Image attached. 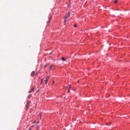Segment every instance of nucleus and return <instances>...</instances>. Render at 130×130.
<instances>
[{"label": "nucleus", "mask_w": 130, "mask_h": 130, "mask_svg": "<svg viewBox=\"0 0 130 130\" xmlns=\"http://www.w3.org/2000/svg\"><path fill=\"white\" fill-rule=\"evenodd\" d=\"M31 102V101H27V104L25 106L26 107V110H27L28 108L29 107V106L30 105V103Z\"/></svg>", "instance_id": "obj_1"}, {"label": "nucleus", "mask_w": 130, "mask_h": 130, "mask_svg": "<svg viewBox=\"0 0 130 130\" xmlns=\"http://www.w3.org/2000/svg\"><path fill=\"white\" fill-rule=\"evenodd\" d=\"M52 17L51 16L49 18L48 21L47 22V25H49V24L50 23L51 20L52 19Z\"/></svg>", "instance_id": "obj_2"}, {"label": "nucleus", "mask_w": 130, "mask_h": 130, "mask_svg": "<svg viewBox=\"0 0 130 130\" xmlns=\"http://www.w3.org/2000/svg\"><path fill=\"white\" fill-rule=\"evenodd\" d=\"M34 87H32L31 88V90L29 91V93H31L32 92L34 91Z\"/></svg>", "instance_id": "obj_3"}, {"label": "nucleus", "mask_w": 130, "mask_h": 130, "mask_svg": "<svg viewBox=\"0 0 130 130\" xmlns=\"http://www.w3.org/2000/svg\"><path fill=\"white\" fill-rule=\"evenodd\" d=\"M54 66H55L54 65H52L49 69V70L50 71L52 69H53V67H54Z\"/></svg>", "instance_id": "obj_4"}, {"label": "nucleus", "mask_w": 130, "mask_h": 130, "mask_svg": "<svg viewBox=\"0 0 130 130\" xmlns=\"http://www.w3.org/2000/svg\"><path fill=\"white\" fill-rule=\"evenodd\" d=\"M35 74V72L34 71H33L31 72V75L32 77H33L34 75Z\"/></svg>", "instance_id": "obj_5"}, {"label": "nucleus", "mask_w": 130, "mask_h": 130, "mask_svg": "<svg viewBox=\"0 0 130 130\" xmlns=\"http://www.w3.org/2000/svg\"><path fill=\"white\" fill-rule=\"evenodd\" d=\"M61 59L63 61H64L66 60V58L64 57H63L61 58Z\"/></svg>", "instance_id": "obj_6"}, {"label": "nucleus", "mask_w": 130, "mask_h": 130, "mask_svg": "<svg viewBox=\"0 0 130 130\" xmlns=\"http://www.w3.org/2000/svg\"><path fill=\"white\" fill-rule=\"evenodd\" d=\"M70 87L71 85H68V86L67 87V88L68 89H70Z\"/></svg>", "instance_id": "obj_7"}, {"label": "nucleus", "mask_w": 130, "mask_h": 130, "mask_svg": "<svg viewBox=\"0 0 130 130\" xmlns=\"http://www.w3.org/2000/svg\"><path fill=\"white\" fill-rule=\"evenodd\" d=\"M50 78V77L49 76H47L46 78V79H45V80H46V81H48V79H49Z\"/></svg>", "instance_id": "obj_8"}, {"label": "nucleus", "mask_w": 130, "mask_h": 130, "mask_svg": "<svg viewBox=\"0 0 130 130\" xmlns=\"http://www.w3.org/2000/svg\"><path fill=\"white\" fill-rule=\"evenodd\" d=\"M70 15V13L69 12H68L67 14L66 15L68 17Z\"/></svg>", "instance_id": "obj_9"}, {"label": "nucleus", "mask_w": 130, "mask_h": 130, "mask_svg": "<svg viewBox=\"0 0 130 130\" xmlns=\"http://www.w3.org/2000/svg\"><path fill=\"white\" fill-rule=\"evenodd\" d=\"M118 1L117 0H115L114 2L115 3H116L118 2Z\"/></svg>", "instance_id": "obj_10"}, {"label": "nucleus", "mask_w": 130, "mask_h": 130, "mask_svg": "<svg viewBox=\"0 0 130 130\" xmlns=\"http://www.w3.org/2000/svg\"><path fill=\"white\" fill-rule=\"evenodd\" d=\"M74 26L75 27H77V25L76 24H75L74 25Z\"/></svg>", "instance_id": "obj_11"}, {"label": "nucleus", "mask_w": 130, "mask_h": 130, "mask_svg": "<svg viewBox=\"0 0 130 130\" xmlns=\"http://www.w3.org/2000/svg\"><path fill=\"white\" fill-rule=\"evenodd\" d=\"M31 94H30L28 96V98H30V97H31Z\"/></svg>", "instance_id": "obj_12"}, {"label": "nucleus", "mask_w": 130, "mask_h": 130, "mask_svg": "<svg viewBox=\"0 0 130 130\" xmlns=\"http://www.w3.org/2000/svg\"><path fill=\"white\" fill-rule=\"evenodd\" d=\"M68 18V17L67 16V15H66L65 16V17H64V19H66L67 18Z\"/></svg>", "instance_id": "obj_13"}, {"label": "nucleus", "mask_w": 130, "mask_h": 130, "mask_svg": "<svg viewBox=\"0 0 130 130\" xmlns=\"http://www.w3.org/2000/svg\"><path fill=\"white\" fill-rule=\"evenodd\" d=\"M68 18V17L67 16V15H66L65 16V17H64V19H66L67 18Z\"/></svg>", "instance_id": "obj_14"}, {"label": "nucleus", "mask_w": 130, "mask_h": 130, "mask_svg": "<svg viewBox=\"0 0 130 130\" xmlns=\"http://www.w3.org/2000/svg\"><path fill=\"white\" fill-rule=\"evenodd\" d=\"M43 81V79H42L41 80V84H42Z\"/></svg>", "instance_id": "obj_15"}, {"label": "nucleus", "mask_w": 130, "mask_h": 130, "mask_svg": "<svg viewBox=\"0 0 130 130\" xmlns=\"http://www.w3.org/2000/svg\"><path fill=\"white\" fill-rule=\"evenodd\" d=\"M66 20H64V23L65 24V23L66 22Z\"/></svg>", "instance_id": "obj_16"}, {"label": "nucleus", "mask_w": 130, "mask_h": 130, "mask_svg": "<svg viewBox=\"0 0 130 130\" xmlns=\"http://www.w3.org/2000/svg\"><path fill=\"white\" fill-rule=\"evenodd\" d=\"M47 81H48L45 80V83L46 84H47Z\"/></svg>", "instance_id": "obj_17"}, {"label": "nucleus", "mask_w": 130, "mask_h": 130, "mask_svg": "<svg viewBox=\"0 0 130 130\" xmlns=\"http://www.w3.org/2000/svg\"><path fill=\"white\" fill-rule=\"evenodd\" d=\"M70 89H68V93H69L70 92V90H69Z\"/></svg>", "instance_id": "obj_18"}, {"label": "nucleus", "mask_w": 130, "mask_h": 130, "mask_svg": "<svg viewBox=\"0 0 130 130\" xmlns=\"http://www.w3.org/2000/svg\"><path fill=\"white\" fill-rule=\"evenodd\" d=\"M52 52L51 53H50V55H51L52 54Z\"/></svg>", "instance_id": "obj_19"}, {"label": "nucleus", "mask_w": 130, "mask_h": 130, "mask_svg": "<svg viewBox=\"0 0 130 130\" xmlns=\"http://www.w3.org/2000/svg\"><path fill=\"white\" fill-rule=\"evenodd\" d=\"M107 125H110L111 124V123H109L108 124V123H107Z\"/></svg>", "instance_id": "obj_20"}, {"label": "nucleus", "mask_w": 130, "mask_h": 130, "mask_svg": "<svg viewBox=\"0 0 130 130\" xmlns=\"http://www.w3.org/2000/svg\"><path fill=\"white\" fill-rule=\"evenodd\" d=\"M31 130V129L30 128H29V130Z\"/></svg>", "instance_id": "obj_21"}, {"label": "nucleus", "mask_w": 130, "mask_h": 130, "mask_svg": "<svg viewBox=\"0 0 130 130\" xmlns=\"http://www.w3.org/2000/svg\"><path fill=\"white\" fill-rule=\"evenodd\" d=\"M37 75H38V73H37L36 74V76H37Z\"/></svg>", "instance_id": "obj_22"}, {"label": "nucleus", "mask_w": 130, "mask_h": 130, "mask_svg": "<svg viewBox=\"0 0 130 130\" xmlns=\"http://www.w3.org/2000/svg\"><path fill=\"white\" fill-rule=\"evenodd\" d=\"M46 65L45 66V67H44L45 68H46Z\"/></svg>", "instance_id": "obj_23"}, {"label": "nucleus", "mask_w": 130, "mask_h": 130, "mask_svg": "<svg viewBox=\"0 0 130 130\" xmlns=\"http://www.w3.org/2000/svg\"><path fill=\"white\" fill-rule=\"evenodd\" d=\"M39 115L40 116H41V113H40Z\"/></svg>", "instance_id": "obj_24"}, {"label": "nucleus", "mask_w": 130, "mask_h": 130, "mask_svg": "<svg viewBox=\"0 0 130 130\" xmlns=\"http://www.w3.org/2000/svg\"><path fill=\"white\" fill-rule=\"evenodd\" d=\"M54 81H53V83L54 84Z\"/></svg>", "instance_id": "obj_25"}, {"label": "nucleus", "mask_w": 130, "mask_h": 130, "mask_svg": "<svg viewBox=\"0 0 130 130\" xmlns=\"http://www.w3.org/2000/svg\"><path fill=\"white\" fill-rule=\"evenodd\" d=\"M39 121H38V122H37V123H39Z\"/></svg>", "instance_id": "obj_26"}, {"label": "nucleus", "mask_w": 130, "mask_h": 130, "mask_svg": "<svg viewBox=\"0 0 130 130\" xmlns=\"http://www.w3.org/2000/svg\"><path fill=\"white\" fill-rule=\"evenodd\" d=\"M92 1H93V0H92Z\"/></svg>", "instance_id": "obj_27"}]
</instances>
